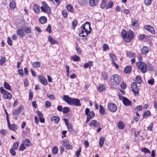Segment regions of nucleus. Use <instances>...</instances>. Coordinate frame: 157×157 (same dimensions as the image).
Here are the masks:
<instances>
[{"label": "nucleus", "mask_w": 157, "mask_h": 157, "mask_svg": "<svg viewBox=\"0 0 157 157\" xmlns=\"http://www.w3.org/2000/svg\"><path fill=\"white\" fill-rule=\"evenodd\" d=\"M63 99L68 104L70 105H75L76 106H81L80 100L78 99L71 98L68 95H63Z\"/></svg>", "instance_id": "1"}, {"label": "nucleus", "mask_w": 157, "mask_h": 157, "mask_svg": "<svg viewBox=\"0 0 157 157\" xmlns=\"http://www.w3.org/2000/svg\"><path fill=\"white\" fill-rule=\"evenodd\" d=\"M121 34L124 40L127 42H130L133 38V33L131 30L127 32L124 30L121 32Z\"/></svg>", "instance_id": "2"}, {"label": "nucleus", "mask_w": 157, "mask_h": 157, "mask_svg": "<svg viewBox=\"0 0 157 157\" xmlns=\"http://www.w3.org/2000/svg\"><path fill=\"white\" fill-rule=\"evenodd\" d=\"M121 82V78L117 74L112 75L110 78V82L111 84L114 86L118 85Z\"/></svg>", "instance_id": "3"}, {"label": "nucleus", "mask_w": 157, "mask_h": 157, "mask_svg": "<svg viewBox=\"0 0 157 157\" xmlns=\"http://www.w3.org/2000/svg\"><path fill=\"white\" fill-rule=\"evenodd\" d=\"M42 6L40 7L41 10L44 12L48 14L51 13V10L50 8L44 2H42Z\"/></svg>", "instance_id": "4"}, {"label": "nucleus", "mask_w": 157, "mask_h": 157, "mask_svg": "<svg viewBox=\"0 0 157 157\" xmlns=\"http://www.w3.org/2000/svg\"><path fill=\"white\" fill-rule=\"evenodd\" d=\"M0 90L1 93L3 94L4 98L5 99H10L11 98L12 95L11 93L5 90L3 87H0Z\"/></svg>", "instance_id": "5"}, {"label": "nucleus", "mask_w": 157, "mask_h": 157, "mask_svg": "<svg viewBox=\"0 0 157 157\" xmlns=\"http://www.w3.org/2000/svg\"><path fill=\"white\" fill-rule=\"evenodd\" d=\"M136 66L141 71L145 73L147 71V65L146 64L142 62H138L136 63Z\"/></svg>", "instance_id": "6"}, {"label": "nucleus", "mask_w": 157, "mask_h": 157, "mask_svg": "<svg viewBox=\"0 0 157 157\" xmlns=\"http://www.w3.org/2000/svg\"><path fill=\"white\" fill-rule=\"evenodd\" d=\"M132 91L136 96L139 95L138 87L137 86L136 83L133 82L131 85Z\"/></svg>", "instance_id": "7"}, {"label": "nucleus", "mask_w": 157, "mask_h": 157, "mask_svg": "<svg viewBox=\"0 0 157 157\" xmlns=\"http://www.w3.org/2000/svg\"><path fill=\"white\" fill-rule=\"evenodd\" d=\"M107 106L109 110L111 112H114L117 110V107L114 104L109 103L108 104Z\"/></svg>", "instance_id": "8"}, {"label": "nucleus", "mask_w": 157, "mask_h": 157, "mask_svg": "<svg viewBox=\"0 0 157 157\" xmlns=\"http://www.w3.org/2000/svg\"><path fill=\"white\" fill-rule=\"evenodd\" d=\"M90 109L89 108H86L85 109V112L87 117L91 119L94 117L95 114L93 111L90 112Z\"/></svg>", "instance_id": "9"}, {"label": "nucleus", "mask_w": 157, "mask_h": 157, "mask_svg": "<svg viewBox=\"0 0 157 157\" xmlns=\"http://www.w3.org/2000/svg\"><path fill=\"white\" fill-rule=\"evenodd\" d=\"M81 33H80V36L81 37H86L90 33V31L88 30H85L84 29H82Z\"/></svg>", "instance_id": "10"}, {"label": "nucleus", "mask_w": 157, "mask_h": 157, "mask_svg": "<svg viewBox=\"0 0 157 157\" xmlns=\"http://www.w3.org/2000/svg\"><path fill=\"white\" fill-rule=\"evenodd\" d=\"M81 28V29H84L85 30L91 31L90 24L88 22H86L85 24L82 25Z\"/></svg>", "instance_id": "11"}, {"label": "nucleus", "mask_w": 157, "mask_h": 157, "mask_svg": "<svg viewBox=\"0 0 157 157\" xmlns=\"http://www.w3.org/2000/svg\"><path fill=\"white\" fill-rule=\"evenodd\" d=\"M17 34L21 37H22L25 36V33L23 29V28H21L18 29L17 31Z\"/></svg>", "instance_id": "12"}, {"label": "nucleus", "mask_w": 157, "mask_h": 157, "mask_svg": "<svg viewBox=\"0 0 157 157\" xmlns=\"http://www.w3.org/2000/svg\"><path fill=\"white\" fill-rule=\"evenodd\" d=\"M38 79L40 81L41 83L44 85H47L48 82L47 79L43 76H39Z\"/></svg>", "instance_id": "13"}, {"label": "nucleus", "mask_w": 157, "mask_h": 157, "mask_svg": "<svg viewBox=\"0 0 157 157\" xmlns=\"http://www.w3.org/2000/svg\"><path fill=\"white\" fill-rule=\"evenodd\" d=\"M122 101L124 104L126 106H129L131 105V102L128 98L124 97H123Z\"/></svg>", "instance_id": "14"}, {"label": "nucleus", "mask_w": 157, "mask_h": 157, "mask_svg": "<svg viewBox=\"0 0 157 157\" xmlns=\"http://www.w3.org/2000/svg\"><path fill=\"white\" fill-rule=\"evenodd\" d=\"M144 28L145 29L148 31L152 34L155 33L154 28L150 25H147L145 26Z\"/></svg>", "instance_id": "15"}, {"label": "nucleus", "mask_w": 157, "mask_h": 157, "mask_svg": "<svg viewBox=\"0 0 157 157\" xmlns=\"http://www.w3.org/2000/svg\"><path fill=\"white\" fill-rule=\"evenodd\" d=\"M23 109L22 106H20L17 109L14 110L13 112V114L14 115H17L20 113L21 110Z\"/></svg>", "instance_id": "16"}, {"label": "nucleus", "mask_w": 157, "mask_h": 157, "mask_svg": "<svg viewBox=\"0 0 157 157\" xmlns=\"http://www.w3.org/2000/svg\"><path fill=\"white\" fill-rule=\"evenodd\" d=\"M39 20V21L42 24L46 23L47 21L46 17L44 16L40 17Z\"/></svg>", "instance_id": "17"}, {"label": "nucleus", "mask_w": 157, "mask_h": 157, "mask_svg": "<svg viewBox=\"0 0 157 157\" xmlns=\"http://www.w3.org/2000/svg\"><path fill=\"white\" fill-rule=\"evenodd\" d=\"M149 50L148 47L147 46H144L142 48L141 52L142 54L146 55L148 52Z\"/></svg>", "instance_id": "18"}, {"label": "nucleus", "mask_w": 157, "mask_h": 157, "mask_svg": "<svg viewBox=\"0 0 157 157\" xmlns=\"http://www.w3.org/2000/svg\"><path fill=\"white\" fill-rule=\"evenodd\" d=\"M59 117L57 116H53L51 117V120L52 121H54L56 123H57L59 121Z\"/></svg>", "instance_id": "19"}, {"label": "nucleus", "mask_w": 157, "mask_h": 157, "mask_svg": "<svg viewBox=\"0 0 157 157\" xmlns=\"http://www.w3.org/2000/svg\"><path fill=\"white\" fill-rule=\"evenodd\" d=\"M48 40L50 42V44H55L58 43L57 41L55 40L50 36H48Z\"/></svg>", "instance_id": "20"}, {"label": "nucleus", "mask_w": 157, "mask_h": 157, "mask_svg": "<svg viewBox=\"0 0 157 157\" xmlns=\"http://www.w3.org/2000/svg\"><path fill=\"white\" fill-rule=\"evenodd\" d=\"M24 30V32L26 33H30L32 32L31 28V27L29 26L25 27Z\"/></svg>", "instance_id": "21"}, {"label": "nucleus", "mask_w": 157, "mask_h": 157, "mask_svg": "<svg viewBox=\"0 0 157 157\" xmlns=\"http://www.w3.org/2000/svg\"><path fill=\"white\" fill-rule=\"evenodd\" d=\"M8 126L10 130L13 131H14L18 128L17 126L14 124H12V125H11L10 124L9 125H8Z\"/></svg>", "instance_id": "22"}, {"label": "nucleus", "mask_w": 157, "mask_h": 157, "mask_svg": "<svg viewBox=\"0 0 157 157\" xmlns=\"http://www.w3.org/2000/svg\"><path fill=\"white\" fill-rule=\"evenodd\" d=\"M132 70L131 67L128 66L125 67L124 69V71L126 73H129L131 72Z\"/></svg>", "instance_id": "23"}, {"label": "nucleus", "mask_w": 157, "mask_h": 157, "mask_svg": "<svg viewBox=\"0 0 157 157\" xmlns=\"http://www.w3.org/2000/svg\"><path fill=\"white\" fill-rule=\"evenodd\" d=\"M93 62L90 61H89L87 63H85L84 66L83 67L85 68H87L89 67H90L92 66L93 64Z\"/></svg>", "instance_id": "24"}, {"label": "nucleus", "mask_w": 157, "mask_h": 157, "mask_svg": "<svg viewBox=\"0 0 157 157\" xmlns=\"http://www.w3.org/2000/svg\"><path fill=\"white\" fill-rule=\"evenodd\" d=\"M92 125H93L94 127H97L98 126V124L97 121L92 120L90 123V126H91Z\"/></svg>", "instance_id": "25"}, {"label": "nucleus", "mask_w": 157, "mask_h": 157, "mask_svg": "<svg viewBox=\"0 0 157 157\" xmlns=\"http://www.w3.org/2000/svg\"><path fill=\"white\" fill-rule=\"evenodd\" d=\"M105 140V138L103 137H101L100 138L99 145L100 147H101L103 146Z\"/></svg>", "instance_id": "26"}, {"label": "nucleus", "mask_w": 157, "mask_h": 157, "mask_svg": "<svg viewBox=\"0 0 157 157\" xmlns=\"http://www.w3.org/2000/svg\"><path fill=\"white\" fill-rule=\"evenodd\" d=\"M119 128L121 129H123L124 127V123L121 121H119L118 124Z\"/></svg>", "instance_id": "27"}, {"label": "nucleus", "mask_w": 157, "mask_h": 157, "mask_svg": "<svg viewBox=\"0 0 157 157\" xmlns=\"http://www.w3.org/2000/svg\"><path fill=\"white\" fill-rule=\"evenodd\" d=\"M32 65L34 67L37 68L40 66V63L39 62H33Z\"/></svg>", "instance_id": "28"}, {"label": "nucleus", "mask_w": 157, "mask_h": 157, "mask_svg": "<svg viewBox=\"0 0 157 157\" xmlns=\"http://www.w3.org/2000/svg\"><path fill=\"white\" fill-rule=\"evenodd\" d=\"M105 89V86L104 85H101L98 87V90L99 92L102 91Z\"/></svg>", "instance_id": "29"}, {"label": "nucleus", "mask_w": 157, "mask_h": 157, "mask_svg": "<svg viewBox=\"0 0 157 157\" xmlns=\"http://www.w3.org/2000/svg\"><path fill=\"white\" fill-rule=\"evenodd\" d=\"M33 10L36 13H38L40 11L39 6L37 5H35L34 6Z\"/></svg>", "instance_id": "30"}, {"label": "nucleus", "mask_w": 157, "mask_h": 157, "mask_svg": "<svg viewBox=\"0 0 157 157\" xmlns=\"http://www.w3.org/2000/svg\"><path fill=\"white\" fill-rule=\"evenodd\" d=\"M24 144L27 146H29L31 145V142L28 139H25L23 142Z\"/></svg>", "instance_id": "31"}, {"label": "nucleus", "mask_w": 157, "mask_h": 157, "mask_svg": "<svg viewBox=\"0 0 157 157\" xmlns=\"http://www.w3.org/2000/svg\"><path fill=\"white\" fill-rule=\"evenodd\" d=\"M99 109V112L102 115L105 114V110L103 106L101 105H100Z\"/></svg>", "instance_id": "32"}, {"label": "nucleus", "mask_w": 157, "mask_h": 157, "mask_svg": "<svg viewBox=\"0 0 157 157\" xmlns=\"http://www.w3.org/2000/svg\"><path fill=\"white\" fill-rule=\"evenodd\" d=\"M98 3V1H90L89 2V4L91 6H94L96 5Z\"/></svg>", "instance_id": "33"}, {"label": "nucleus", "mask_w": 157, "mask_h": 157, "mask_svg": "<svg viewBox=\"0 0 157 157\" xmlns=\"http://www.w3.org/2000/svg\"><path fill=\"white\" fill-rule=\"evenodd\" d=\"M4 86L5 88L6 89L9 90H11V87L10 85L6 82H4Z\"/></svg>", "instance_id": "34"}, {"label": "nucleus", "mask_w": 157, "mask_h": 157, "mask_svg": "<svg viewBox=\"0 0 157 157\" xmlns=\"http://www.w3.org/2000/svg\"><path fill=\"white\" fill-rule=\"evenodd\" d=\"M151 113L150 111L149 110H147L144 112V113L143 114L142 116L143 117H145L146 116H149L150 115Z\"/></svg>", "instance_id": "35"}, {"label": "nucleus", "mask_w": 157, "mask_h": 157, "mask_svg": "<svg viewBox=\"0 0 157 157\" xmlns=\"http://www.w3.org/2000/svg\"><path fill=\"white\" fill-rule=\"evenodd\" d=\"M139 25V23L137 20H134L132 21V26L137 27Z\"/></svg>", "instance_id": "36"}, {"label": "nucleus", "mask_w": 157, "mask_h": 157, "mask_svg": "<svg viewBox=\"0 0 157 157\" xmlns=\"http://www.w3.org/2000/svg\"><path fill=\"white\" fill-rule=\"evenodd\" d=\"M109 56L112 59V62H114L115 60H116L117 59L116 57L113 54H109Z\"/></svg>", "instance_id": "37"}, {"label": "nucleus", "mask_w": 157, "mask_h": 157, "mask_svg": "<svg viewBox=\"0 0 157 157\" xmlns=\"http://www.w3.org/2000/svg\"><path fill=\"white\" fill-rule=\"evenodd\" d=\"M58 152V149L56 146L54 147L52 149V153L54 154H56Z\"/></svg>", "instance_id": "38"}, {"label": "nucleus", "mask_w": 157, "mask_h": 157, "mask_svg": "<svg viewBox=\"0 0 157 157\" xmlns=\"http://www.w3.org/2000/svg\"><path fill=\"white\" fill-rule=\"evenodd\" d=\"M25 145V144H24L23 143L22 144H21L19 148V150L20 151H24L25 149V147L24 146Z\"/></svg>", "instance_id": "39"}, {"label": "nucleus", "mask_w": 157, "mask_h": 157, "mask_svg": "<svg viewBox=\"0 0 157 157\" xmlns=\"http://www.w3.org/2000/svg\"><path fill=\"white\" fill-rule=\"evenodd\" d=\"M72 59L74 61H78L80 60L79 57L77 55L74 56H73Z\"/></svg>", "instance_id": "40"}, {"label": "nucleus", "mask_w": 157, "mask_h": 157, "mask_svg": "<svg viewBox=\"0 0 157 157\" xmlns=\"http://www.w3.org/2000/svg\"><path fill=\"white\" fill-rule=\"evenodd\" d=\"M103 48L104 51H105L107 50H108L109 49L108 45L106 44H104Z\"/></svg>", "instance_id": "41"}, {"label": "nucleus", "mask_w": 157, "mask_h": 157, "mask_svg": "<svg viewBox=\"0 0 157 157\" xmlns=\"http://www.w3.org/2000/svg\"><path fill=\"white\" fill-rule=\"evenodd\" d=\"M6 61V59L4 57H2L0 60V65L1 66L3 65Z\"/></svg>", "instance_id": "42"}, {"label": "nucleus", "mask_w": 157, "mask_h": 157, "mask_svg": "<svg viewBox=\"0 0 157 157\" xmlns=\"http://www.w3.org/2000/svg\"><path fill=\"white\" fill-rule=\"evenodd\" d=\"M136 79L137 82L139 84H140L142 82L141 78L140 76H137L136 77Z\"/></svg>", "instance_id": "43"}, {"label": "nucleus", "mask_w": 157, "mask_h": 157, "mask_svg": "<svg viewBox=\"0 0 157 157\" xmlns=\"http://www.w3.org/2000/svg\"><path fill=\"white\" fill-rule=\"evenodd\" d=\"M70 110V109L69 107H65L63 108V112L64 113H67Z\"/></svg>", "instance_id": "44"}, {"label": "nucleus", "mask_w": 157, "mask_h": 157, "mask_svg": "<svg viewBox=\"0 0 157 157\" xmlns=\"http://www.w3.org/2000/svg\"><path fill=\"white\" fill-rule=\"evenodd\" d=\"M141 151L145 153H150V151L146 148H142L141 149Z\"/></svg>", "instance_id": "45"}, {"label": "nucleus", "mask_w": 157, "mask_h": 157, "mask_svg": "<svg viewBox=\"0 0 157 157\" xmlns=\"http://www.w3.org/2000/svg\"><path fill=\"white\" fill-rule=\"evenodd\" d=\"M15 7H16L15 3L14 2L12 1V2H11L10 4V7L11 8L13 9L15 8Z\"/></svg>", "instance_id": "46"}, {"label": "nucleus", "mask_w": 157, "mask_h": 157, "mask_svg": "<svg viewBox=\"0 0 157 157\" xmlns=\"http://www.w3.org/2000/svg\"><path fill=\"white\" fill-rule=\"evenodd\" d=\"M127 55L129 58H134L135 56V54L134 53L128 52L127 53Z\"/></svg>", "instance_id": "47"}, {"label": "nucleus", "mask_w": 157, "mask_h": 157, "mask_svg": "<svg viewBox=\"0 0 157 157\" xmlns=\"http://www.w3.org/2000/svg\"><path fill=\"white\" fill-rule=\"evenodd\" d=\"M46 31L48 32L49 33H51L52 31L51 27L50 24L48 25L47 28L46 29Z\"/></svg>", "instance_id": "48"}, {"label": "nucleus", "mask_w": 157, "mask_h": 157, "mask_svg": "<svg viewBox=\"0 0 157 157\" xmlns=\"http://www.w3.org/2000/svg\"><path fill=\"white\" fill-rule=\"evenodd\" d=\"M67 10L70 12H72L73 10L72 7L70 5H68L67 7Z\"/></svg>", "instance_id": "49"}, {"label": "nucleus", "mask_w": 157, "mask_h": 157, "mask_svg": "<svg viewBox=\"0 0 157 157\" xmlns=\"http://www.w3.org/2000/svg\"><path fill=\"white\" fill-rule=\"evenodd\" d=\"M76 49L78 54H81L82 53V51L78 46H76Z\"/></svg>", "instance_id": "50"}, {"label": "nucleus", "mask_w": 157, "mask_h": 157, "mask_svg": "<svg viewBox=\"0 0 157 157\" xmlns=\"http://www.w3.org/2000/svg\"><path fill=\"white\" fill-rule=\"evenodd\" d=\"M102 76L104 80H106L108 78L107 74L105 73H103Z\"/></svg>", "instance_id": "51"}, {"label": "nucleus", "mask_w": 157, "mask_h": 157, "mask_svg": "<svg viewBox=\"0 0 157 157\" xmlns=\"http://www.w3.org/2000/svg\"><path fill=\"white\" fill-rule=\"evenodd\" d=\"M105 1H102V4L101 6V8L102 9H104L105 7L106 4H105Z\"/></svg>", "instance_id": "52"}, {"label": "nucleus", "mask_w": 157, "mask_h": 157, "mask_svg": "<svg viewBox=\"0 0 157 157\" xmlns=\"http://www.w3.org/2000/svg\"><path fill=\"white\" fill-rule=\"evenodd\" d=\"M33 98V94L32 91H30L29 94V100H32Z\"/></svg>", "instance_id": "53"}, {"label": "nucleus", "mask_w": 157, "mask_h": 157, "mask_svg": "<svg viewBox=\"0 0 157 157\" xmlns=\"http://www.w3.org/2000/svg\"><path fill=\"white\" fill-rule=\"evenodd\" d=\"M47 96L48 98L51 99L53 100L54 99V96L53 94H48Z\"/></svg>", "instance_id": "54"}, {"label": "nucleus", "mask_w": 157, "mask_h": 157, "mask_svg": "<svg viewBox=\"0 0 157 157\" xmlns=\"http://www.w3.org/2000/svg\"><path fill=\"white\" fill-rule=\"evenodd\" d=\"M12 41L11 39L9 37L7 39V42L8 44L10 46H11L12 44Z\"/></svg>", "instance_id": "55"}, {"label": "nucleus", "mask_w": 157, "mask_h": 157, "mask_svg": "<svg viewBox=\"0 0 157 157\" xmlns=\"http://www.w3.org/2000/svg\"><path fill=\"white\" fill-rule=\"evenodd\" d=\"M45 105L47 107H48L51 106V103L50 101H47L45 102Z\"/></svg>", "instance_id": "56"}, {"label": "nucleus", "mask_w": 157, "mask_h": 157, "mask_svg": "<svg viewBox=\"0 0 157 157\" xmlns=\"http://www.w3.org/2000/svg\"><path fill=\"white\" fill-rule=\"evenodd\" d=\"M18 146V144L17 143H15L13 145V148L15 150H16L17 149Z\"/></svg>", "instance_id": "57"}, {"label": "nucleus", "mask_w": 157, "mask_h": 157, "mask_svg": "<svg viewBox=\"0 0 157 157\" xmlns=\"http://www.w3.org/2000/svg\"><path fill=\"white\" fill-rule=\"evenodd\" d=\"M113 5V2H110L109 3V5L106 7V8L108 9L109 8H111Z\"/></svg>", "instance_id": "58"}, {"label": "nucleus", "mask_w": 157, "mask_h": 157, "mask_svg": "<svg viewBox=\"0 0 157 157\" xmlns=\"http://www.w3.org/2000/svg\"><path fill=\"white\" fill-rule=\"evenodd\" d=\"M18 72L19 75L22 76L24 75L23 70L22 69H20L18 71Z\"/></svg>", "instance_id": "59"}, {"label": "nucleus", "mask_w": 157, "mask_h": 157, "mask_svg": "<svg viewBox=\"0 0 157 157\" xmlns=\"http://www.w3.org/2000/svg\"><path fill=\"white\" fill-rule=\"evenodd\" d=\"M81 151V149L80 147H79V149L77 150L76 152V156L77 157H79V156L80 154V152Z\"/></svg>", "instance_id": "60"}, {"label": "nucleus", "mask_w": 157, "mask_h": 157, "mask_svg": "<svg viewBox=\"0 0 157 157\" xmlns=\"http://www.w3.org/2000/svg\"><path fill=\"white\" fill-rule=\"evenodd\" d=\"M10 153L13 156H14L16 155V152L14 150H13L12 148L10 151Z\"/></svg>", "instance_id": "61"}, {"label": "nucleus", "mask_w": 157, "mask_h": 157, "mask_svg": "<svg viewBox=\"0 0 157 157\" xmlns=\"http://www.w3.org/2000/svg\"><path fill=\"white\" fill-rule=\"evenodd\" d=\"M37 115L40 118H41L43 117V115L42 113L40 111H38L37 112Z\"/></svg>", "instance_id": "62"}, {"label": "nucleus", "mask_w": 157, "mask_h": 157, "mask_svg": "<svg viewBox=\"0 0 157 157\" xmlns=\"http://www.w3.org/2000/svg\"><path fill=\"white\" fill-rule=\"evenodd\" d=\"M153 124L151 123L149 126L147 128L148 130L149 131H151L152 130L153 128Z\"/></svg>", "instance_id": "63"}, {"label": "nucleus", "mask_w": 157, "mask_h": 157, "mask_svg": "<svg viewBox=\"0 0 157 157\" xmlns=\"http://www.w3.org/2000/svg\"><path fill=\"white\" fill-rule=\"evenodd\" d=\"M77 21L76 20H74L72 22V25L74 26V28L77 26Z\"/></svg>", "instance_id": "64"}]
</instances>
